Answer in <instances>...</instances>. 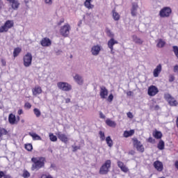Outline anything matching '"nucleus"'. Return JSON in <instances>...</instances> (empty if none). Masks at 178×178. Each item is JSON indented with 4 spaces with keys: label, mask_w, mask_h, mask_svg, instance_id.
<instances>
[{
    "label": "nucleus",
    "mask_w": 178,
    "mask_h": 178,
    "mask_svg": "<svg viewBox=\"0 0 178 178\" xmlns=\"http://www.w3.org/2000/svg\"><path fill=\"white\" fill-rule=\"evenodd\" d=\"M108 89L105 86L100 87V97L102 99H106V97H108Z\"/></svg>",
    "instance_id": "nucleus-16"
},
{
    "label": "nucleus",
    "mask_w": 178,
    "mask_h": 178,
    "mask_svg": "<svg viewBox=\"0 0 178 178\" xmlns=\"http://www.w3.org/2000/svg\"><path fill=\"white\" fill-rule=\"evenodd\" d=\"M99 134L100 136L101 140L102 141H105V134L104 132H102V131H100Z\"/></svg>",
    "instance_id": "nucleus-41"
},
{
    "label": "nucleus",
    "mask_w": 178,
    "mask_h": 178,
    "mask_svg": "<svg viewBox=\"0 0 178 178\" xmlns=\"http://www.w3.org/2000/svg\"><path fill=\"white\" fill-rule=\"evenodd\" d=\"M159 92V90L155 86H150L147 89V94L149 97H155Z\"/></svg>",
    "instance_id": "nucleus-10"
},
{
    "label": "nucleus",
    "mask_w": 178,
    "mask_h": 178,
    "mask_svg": "<svg viewBox=\"0 0 178 178\" xmlns=\"http://www.w3.org/2000/svg\"><path fill=\"white\" fill-rule=\"evenodd\" d=\"M153 166L155 168L157 172H162V170H163V163L159 161H154Z\"/></svg>",
    "instance_id": "nucleus-15"
},
{
    "label": "nucleus",
    "mask_w": 178,
    "mask_h": 178,
    "mask_svg": "<svg viewBox=\"0 0 178 178\" xmlns=\"http://www.w3.org/2000/svg\"><path fill=\"white\" fill-rule=\"evenodd\" d=\"M33 95L37 97V95H40V94L42 93V88H41L39 86H35L33 88H32Z\"/></svg>",
    "instance_id": "nucleus-17"
},
{
    "label": "nucleus",
    "mask_w": 178,
    "mask_h": 178,
    "mask_svg": "<svg viewBox=\"0 0 178 178\" xmlns=\"http://www.w3.org/2000/svg\"><path fill=\"white\" fill-rule=\"evenodd\" d=\"M57 87L62 91H72V85L67 82H58L57 83Z\"/></svg>",
    "instance_id": "nucleus-5"
},
{
    "label": "nucleus",
    "mask_w": 178,
    "mask_h": 178,
    "mask_svg": "<svg viewBox=\"0 0 178 178\" xmlns=\"http://www.w3.org/2000/svg\"><path fill=\"white\" fill-rule=\"evenodd\" d=\"M56 136H58V138L62 141V143L67 144V141H69V136H67V135L63 134L62 132H58Z\"/></svg>",
    "instance_id": "nucleus-14"
},
{
    "label": "nucleus",
    "mask_w": 178,
    "mask_h": 178,
    "mask_svg": "<svg viewBox=\"0 0 178 178\" xmlns=\"http://www.w3.org/2000/svg\"><path fill=\"white\" fill-rule=\"evenodd\" d=\"M153 136L154 137V138L159 140V138H162V132L156 131L153 133Z\"/></svg>",
    "instance_id": "nucleus-31"
},
{
    "label": "nucleus",
    "mask_w": 178,
    "mask_h": 178,
    "mask_svg": "<svg viewBox=\"0 0 178 178\" xmlns=\"http://www.w3.org/2000/svg\"><path fill=\"white\" fill-rule=\"evenodd\" d=\"M72 148H73V152H76V151H77L78 149H80V146H74L72 145Z\"/></svg>",
    "instance_id": "nucleus-48"
},
{
    "label": "nucleus",
    "mask_w": 178,
    "mask_h": 178,
    "mask_svg": "<svg viewBox=\"0 0 178 178\" xmlns=\"http://www.w3.org/2000/svg\"><path fill=\"white\" fill-rule=\"evenodd\" d=\"M118 166L124 173H127V172H129V168H127L123 162L118 161Z\"/></svg>",
    "instance_id": "nucleus-21"
},
{
    "label": "nucleus",
    "mask_w": 178,
    "mask_h": 178,
    "mask_svg": "<svg viewBox=\"0 0 178 178\" xmlns=\"http://www.w3.org/2000/svg\"><path fill=\"white\" fill-rule=\"evenodd\" d=\"M50 168H51L53 170H56V165H55V164H51Z\"/></svg>",
    "instance_id": "nucleus-52"
},
{
    "label": "nucleus",
    "mask_w": 178,
    "mask_h": 178,
    "mask_svg": "<svg viewBox=\"0 0 178 178\" xmlns=\"http://www.w3.org/2000/svg\"><path fill=\"white\" fill-rule=\"evenodd\" d=\"M25 148L27 151H33V145L29 143L25 145Z\"/></svg>",
    "instance_id": "nucleus-40"
},
{
    "label": "nucleus",
    "mask_w": 178,
    "mask_h": 178,
    "mask_svg": "<svg viewBox=\"0 0 178 178\" xmlns=\"http://www.w3.org/2000/svg\"><path fill=\"white\" fill-rule=\"evenodd\" d=\"M92 0H86L84 2V6L87 8V9H93L94 5L91 4Z\"/></svg>",
    "instance_id": "nucleus-25"
},
{
    "label": "nucleus",
    "mask_w": 178,
    "mask_h": 178,
    "mask_svg": "<svg viewBox=\"0 0 178 178\" xmlns=\"http://www.w3.org/2000/svg\"><path fill=\"white\" fill-rule=\"evenodd\" d=\"M20 52H22V49H20L19 47L15 48L13 51L14 58H16V56H18Z\"/></svg>",
    "instance_id": "nucleus-34"
},
{
    "label": "nucleus",
    "mask_w": 178,
    "mask_h": 178,
    "mask_svg": "<svg viewBox=\"0 0 178 178\" xmlns=\"http://www.w3.org/2000/svg\"><path fill=\"white\" fill-rule=\"evenodd\" d=\"M24 66L25 67H30L31 66V62H33V55L31 53H27L23 57Z\"/></svg>",
    "instance_id": "nucleus-4"
},
{
    "label": "nucleus",
    "mask_w": 178,
    "mask_h": 178,
    "mask_svg": "<svg viewBox=\"0 0 178 178\" xmlns=\"http://www.w3.org/2000/svg\"><path fill=\"white\" fill-rule=\"evenodd\" d=\"M14 25L13 20H8L5 22L3 26L0 27V33H6L9 29H12Z\"/></svg>",
    "instance_id": "nucleus-7"
},
{
    "label": "nucleus",
    "mask_w": 178,
    "mask_h": 178,
    "mask_svg": "<svg viewBox=\"0 0 178 178\" xmlns=\"http://www.w3.org/2000/svg\"><path fill=\"white\" fill-rule=\"evenodd\" d=\"M106 124L107 126H109V127H116V122L112 121L111 119H107L106 120Z\"/></svg>",
    "instance_id": "nucleus-27"
},
{
    "label": "nucleus",
    "mask_w": 178,
    "mask_h": 178,
    "mask_svg": "<svg viewBox=\"0 0 178 178\" xmlns=\"http://www.w3.org/2000/svg\"><path fill=\"white\" fill-rule=\"evenodd\" d=\"M127 117L129 118V119H133L134 115H133V113H131V112L127 113Z\"/></svg>",
    "instance_id": "nucleus-49"
},
{
    "label": "nucleus",
    "mask_w": 178,
    "mask_h": 178,
    "mask_svg": "<svg viewBox=\"0 0 178 178\" xmlns=\"http://www.w3.org/2000/svg\"><path fill=\"white\" fill-rule=\"evenodd\" d=\"M172 49H173V52H174L175 56H177V58H178V47L173 46Z\"/></svg>",
    "instance_id": "nucleus-39"
},
{
    "label": "nucleus",
    "mask_w": 178,
    "mask_h": 178,
    "mask_svg": "<svg viewBox=\"0 0 178 178\" xmlns=\"http://www.w3.org/2000/svg\"><path fill=\"white\" fill-rule=\"evenodd\" d=\"M33 113L36 118H40V116H41V111L37 108L33 109Z\"/></svg>",
    "instance_id": "nucleus-36"
},
{
    "label": "nucleus",
    "mask_w": 178,
    "mask_h": 178,
    "mask_svg": "<svg viewBox=\"0 0 178 178\" xmlns=\"http://www.w3.org/2000/svg\"><path fill=\"white\" fill-rule=\"evenodd\" d=\"M5 177V172L0 171V178Z\"/></svg>",
    "instance_id": "nucleus-54"
},
{
    "label": "nucleus",
    "mask_w": 178,
    "mask_h": 178,
    "mask_svg": "<svg viewBox=\"0 0 178 178\" xmlns=\"http://www.w3.org/2000/svg\"><path fill=\"white\" fill-rule=\"evenodd\" d=\"M1 63H2L3 66L6 65V61H5V60H3V59L1 60Z\"/></svg>",
    "instance_id": "nucleus-56"
},
{
    "label": "nucleus",
    "mask_w": 178,
    "mask_h": 178,
    "mask_svg": "<svg viewBox=\"0 0 178 178\" xmlns=\"http://www.w3.org/2000/svg\"><path fill=\"white\" fill-rule=\"evenodd\" d=\"M41 178H54V177L51 175H42Z\"/></svg>",
    "instance_id": "nucleus-47"
},
{
    "label": "nucleus",
    "mask_w": 178,
    "mask_h": 178,
    "mask_svg": "<svg viewBox=\"0 0 178 178\" xmlns=\"http://www.w3.org/2000/svg\"><path fill=\"white\" fill-rule=\"evenodd\" d=\"M17 113L18 115H22L23 113V110L22 109H19L18 111H17Z\"/></svg>",
    "instance_id": "nucleus-57"
},
{
    "label": "nucleus",
    "mask_w": 178,
    "mask_h": 178,
    "mask_svg": "<svg viewBox=\"0 0 178 178\" xmlns=\"http://www.w3.org/2000/svg\"><path fill=\"white\" fill-rule=\"evenodd\" d=\"M113 13V19L115 20V22H118L120 19V15H119V13L115 12V10L112 11Z\"/></svg>",
    "instance_id": "nucleus-29"
},
{
    "label": "nucleus",
    "mask_w": 178,
    "mask_h": 178,
    "mask_svg": "<svg viewBox=\"0 0 178 178\" xmlns=\"http://www.w3.org/2000/svg\"><path fill=\"white\" fill-rule=\"evenodd\" d=\"M45 157L39 156V157H33L31 159L32 166L31 170L34 172V170H40V169H42L45 166Z\"/></svg>",
    "instance_id": "nucleus-1"
},
{
    "label": "nucleus",
    "mask_w": 178,
    "mask_h": 178,
    "mask_svg": "<svg viewBox=\"0 0 178 178\" xmlns=\"http://www.w3.org/2000/svg\"><path fill=\"white\" fill-rule=\"evenodd\" d=\"M3 7V3L0 1V10L1 9H2Z\"/></svg>",
    "instance_id": "nucleus-59"
},
{
    "label": "nucleus",
    "mask_w": 178,
    "mask_h": 178,
    "mask_svg": "<svg viewBox=\"0 0 178 178\" xmlns=\"http://www.w3.org/2000/svg\"><path fill=\"white\" fill-rule=\"evenodd\" d=\"M172 15V8L170 7H164L159 12L160 17H169Z\"/></svg>",
    "instance_id": "nucleus-8"
},
{
    "label": "nucleus",
    "mask_w": 178,
    "mask_h": 178,
    "mask_svg": "<svg viewBox=\"0 0 178 178\" xmlns=\"http://www.w3.org/2000/svg\"><path fill=\"white\" fill-rule=\"evenodd\" d=\"M29 136H31V137H32L33 140H42L41 137L40 136H38V134H37L34 132H30Z\"/></svg>",
    "instance_id": "nucleus-26"
},
{
    "label": "nucleus",
    "mask_w": 178,
    "mask_h": 178,
    "mask_svg": "<svg viewBox=\"0 0 178 178\" xmlns=\"http://www.w3.org/2000/svg\"><path fill=\"white\" fill-rule=\"evenodd\" d=\"M176 125H177V127L178 128V117L177 118V120H176Z\"/></svg>",
    "instance_id": "nucleus-62"
},
{
    "label": "nucleus",
    "mask_w": 178,
    "mask_h": 178,
    "mask_svg": "<svg viewBox=\"0 0 178 178\" xmlns=\"http://www.w3.org/2000/svg\"><path fill=\"white\" fill-rule=\"evenodd\" d=\"M169 81H170V83L175 81V76L174 75L171 74L169 76Z\"/></svg>",
    "instance_id": "nucleus-46"
},
{
    "label": "nucleus",
    "mask_w": 178,
    "mask_h": 178,
    "mask_svg": "<svg viewBox=\"0 0 178 178\" xmlns=\"http://www.w3.org/2000/svg\"><path fill=\"white\" fill-rule=\"evenodd\" d=\"M134 146L139 152H144V145L137 138L134 139Z\"/></svg>",
    "instance_id": "nucleus-11"
},
{
    "label": "nucleus",
    "mask_w": 178,
    "mask_h": 178,
    "mask_svg": "<svg viewBox=\"0 0 178 178\" xmlns=\"http://www.w3.org/2000/svg\"><path fill=\"white\" fill-rule=\"evenodd\" d=\"M11 4L12 9L14 10H17L19 9V6H20V3L17 0H13L10 3Z\"/></svg>",
    "instance_id": "nucleus-23"
},
{
    "label": "nucleus",
    "mask_w": 178,
    "mask_h": 178,
    "mask_svg": "<svg viewBox=\"0 0 178 178\" xmlns=\"http://www.w3.org/2000/svg\"><path fill=\"white\" fill-rule=\"evenodd\" d=\"M157 148H159V149L162 150L165 149V142H163V140H160L159 142V144L157 145Z\"/></svg>",
    "instance_id": "nucleus-32"
},
{
    "label": "nucleus",
    "mask_w": 178,
    "mask_h": 178,
    "mask_svg": "<svg viewBox=\"0 0 178 178\" xmlns=\"http://www.w3.org/2000/svg\"><path fill=\"white\" fill-rule=\"evenodd\" d=\"M106 142L108 147H110V148H112V147H113V140H112L111 136H108L106 138Z\"/></svg>",
    "instance_id": "nucleus-28"
},
{
    "label": "nucleus",
    "mask_w": 178,
    "mask_h": 178,
    "mask_svg": "<svg viewBox=\"0 0 178 178\" xmlns=\"http://www.w3.org/2000/svg\"><path fill=\"white\" fill-rule=\"evenodd\" d=\"M119 42L118 40H114L113 38H111V40H108V47L109 49H111V54H113V45L118 44Z\"/></svg>",
    "instance_id": "nucleus-22"
},
{
    "label": "nucleus",
    "mask_w": 178,
    "mask_h": 178,
    "mask_svg": "<svg viewBox=\"0 0 178 178\" xmlns=\"http://www.w3.org/2000/svg\"><path fill=\"white\" fill-rule=\"evenodd\" d=\"M40 44L42 47H51L52 41H51V39L48 38H44L42 39Z\"/></svg>",
    "instance_id": "nucleus-18"
},
{
    "label": "nucleus",
    "mask_w": 178,
    "mask_h": 178,
    "mask_svg": "<svg viewBox=\"0 0 178 178\" xmlns=\"http://www.w3.org/2000/svg\"><path fill=\"white\" fill-rule=\"evenodd\" d=\"M22 177L24 178H29L30 177V172L27 170H24Z\"/></svg>",
    "instance_id": "nucleus-38"
},
{
    "label": "nucleus",
    "mask_w": 178,
    "mask_h": 178,
    "mask_svg": "<svg viewBox=\"0 0 178 178\" xmlns=\"http://www.w3.org/2000/svg\"><path fill=\"white\" fill-rule=\"evenodd\" d=\"M156 108H159V106H156Z\"/></svg>",
    "instance_id": "nucleus-64"
},
{
    "label": "nucleus",
    "mask_w": 178,
    "mask_h": 178,
    "mask_svg": "<svg viewBox=\"0 0 178 178\" xmlns=\"http://www.w3.org/2000/svg\"><path fill=\"white\" fill-rule=\"evenodd\" d=\"M82 21H79V23H78V26L80 27L82 24Z\"/></svg>",
    "instance_id": "nucleus-61"
},
{
    "label": "nucleus",
    "mask_w": 178,
    "mask_h": 178,
    "mask_svg": "<svg viewBox=\"0 0 178 178\" xmlns=\"http://www.w3.org/2000/svg\"><path fill=\"white\" fill-rule=\"evenodd\" d=\"M72 30V27L70 24H65L60 28V34L62 37H69V34H70V31Z\"/></svg>",
    "instance_id": "nucleus-3"
},
{
    "label": "nucleus",
    "mask_w": 178,
    "mask_h": 178,
    "mask_svg": "<svg viewBox=\"0 0 178 178\" xmlns=\"http://www.w3.org/2000/svg\"><path fill=\"white\" fill-rule=\"evenodd\" d=\"M99 118L101 119H105L106 116H105V115H104V113L100 111L99 112Z\"/></svg>",
    "instance_id": "nucleus-50"
},
{
    "label": "nucleus",
    "mask_w": 178,
    "mask_h": 178,
    "mask_svg": "<svg viewBox=\"0 0 178 178\" xmlns=\"http://www.w3.org/2000/svg\"><path fill=\"white\" fill-rule=\"evenodd\" d=\"M44 3H46V5L51 6V5H52V3H54V0H44Z\"/></svg>",
    "instance_id": "nucleus-42"
},
{
    "label": "nucleus",
    "mask_w": 178,
    "mask_h": 178,
    "mask_svg": "<svg viewBox=\"0 0 178 178\" xmlns=\"http://www.w3.org/2000/svg\"><path fill=\"white\" fill-rule=\"evenodd\" d=\"M147 140L151 144H155V139H154L152 137H149Z\"/></svg>",
    "instance_id": "nucleus-43"
},
{
    "label": "nucleus",
    "mask_w": 178,
    "mask_h": 178,
    "mask_svg": "<svg viewBox=\"0 0 178 178\" xmlns=\"http://www.w3.org/2000/svg\"><path fill=\"white\" fill-rule=\"evenodd\" d=\"M49 137L50 138V141H52L53 143L58 141V138L56 136L54 135V134H49Z\"/></svg>",
    "instance_id": "nucleus-35"
},
{
    "label": "nucleus",
    "mask_w": 178,
    "mask_h": 178,
    "mask_svg": "<svg viewBox=\"0 0 178 178\" xmlns=\"http://www.w3.org/2000/svg\"><path fill=\"white\" fill-rule=\"evenodd\" d=\"M3 178H13L10 176V175H5Z\"/></svg>",
    "instance_id": "nucleus-58"
},
{
    "label": "nucleus",
    "mask_w": 178,
    "mask_h": 178,
    "mask_svg": "<svg viewBox=\"0 0 178 178\" xmlns=\"http://www.w3.org/2000/svg\"><path fill=\"white\" fill-rule=\"evenodd\" d=\"M138 9V3L134 2L132 3V8L131 9V15L133 17L137 16V10Z\"/></svg>",
    "instance_id": "nucleus-19"
},
{
    "label": "nucleus",
    "mask_w": 178,
    "mask_h": 178,
    "mask_svg": "<svg viewBox=\"0 0 178 178\" xmlns=\"http://www.w3.org/2000/svg\"><path fill=\"white\" fill-rule=\"evenodd\" d=\"M132 94H133V92L131 91H129L127 92V95H128V97H131Z\"/></svg>",
    "instance_id": "nucleus-55"
},
{
    "label": "nucleus",
    "mask_w": 178,
    "mask_h": 178,
    "mask_svg": "<svg viewBox=\"0 0 178 178\" xmlns=\"http://www.w3.org/2000/svg\"><path fill=\"white\" fill-rule=\"evenodd\" d=\"M161 72H162V65L161 64H159L154 70V72H153L154 77H159V74H161Z\"/></svg>",
    "instance_id": "nucleus-20"
},
{
    "label": "nucleus",
    "mask_w": 178,
    "mask_h": 178,
    "mask_svg": "<svg viewBox=\"0 0 178 178\" xmlns=\"http://www.w3.org/2000/svg\"><path fill=\"white\" fill-rule=\"evenodd\" d=\"M112 162L111 160H106L105 163L102 165L99 170L100 175H108L109 172V169H111V165Z\"/></svg>",
    "instance_id": "nucleus-2"
},
{
    "label": "nucleus",
    "mask_w": 178,
    "mask_h": 178,
    "mask_svg": "<svg viewBox=\"0 0 178 178\" xmlns=\"http://www.w3.org/2000/svg\"><path fill=\"white\" fill-rule=\"evenodd\" d=\"M164 98L167 102H168L169 105L170 106H178V102L175 99V97H172L170 94L169 93H165L164 95Z\"/></svg>",
    "instance_id": "nucleus-6"
},
{
    "label": "nucleus",
    "mask_w": 178,
    "mask_h": 178,
    "mask_svg": "<svg viewBox=\"0 0 178 178\" xmlns=\"http://www.w3.org/2000/svg\"><path fill=\"white\" fill-rule=\"evenodd\" d=\"M65 102L66 104H69V102H70V99L69 98L65 99Z\"/></svg>",
    "instance_id": "nucleus-60"
},
{
    "label": "nucleus",
    "mask_w": 178,
    "mask_h": 178,
    "mask_svg": "<svg viewBox=\"0 0 178 178\" xmlns=\"http://www.w3.org/2000/svg\"><path fill=\"white\" fill-rule=\"evenodd\" d=\"M63 23H65V19L62 18L58 22V26H60Z\"/></svg>",
    "instance_id": "nucleus-51"
},
{
    "label": "nucleus",
    "mask_w": 178,
    "mask_h": 178,
    "mask_svg": "<svg viewBox=\"0 0 178 178\" xmlns=\"http://www.w3.org/2000/svg\"><path fill=\"white\" fill-rule=\"evenodd\" d=\"M156 47L157 48H163V47H165V45H166V42H165V40H163V39H159L156 40Z\"/></svg>",
    "instance_id": "nucleus-24"
},
{
    "label": "nucleus",
    "mask_w": 178,
    "mask_h": 178,
    "mask_svg": "<svg viewBox=\"0 0 178 178\" xmlns=\"http://www.w3.org/2000/svg\"><path fill=\"white\" fill-rule=\"evenodd\" d=\"M8 134V131L4 128H0V138L2 136H6Z\"/></svg>",
    "instance_id": "nucleus-37"
},
{
    "label": "nucleus",
    "mask_w": 178,
    "mask_h": 178,
    "mask_svg": "<svg viewBox=\"0 0 178 178\" xmlns=\"http://www.w3.org/2000/svg\"><path fill=\"white\" fill-rule=\"evenodd\" d=\"M102 49V47L99 44L93 45L91 47L90 52L93 56H98L99 55V52Z\"/></svg>",
    "instance_id": "nucleus-9"
},
{
    "label": "nucleus",
    "mask_w": 178,
    "mask_h": 178,
    "mask_svg": "<svg viewBox=\"0 0 178 178\" xmlns=\"http://www.w3.org/2000/svg\"><path fill=\"white\" fill-rule=\"evenodd\" d=\"M8 1V2H9L10 3L12 2V1H13V0H7Z\"/></svg>",
    "instance_id": "nucleus-63"
},
{
    "label": "nucleus",
    "mask_w": 178,
    "mask_h": 178,
    "mask_svg": "<svg viewBox=\"0 0 178 178\" xmlns=\"http://www.w3.org/2000/svg\"><path fill=\"white\" fill-rule=\"evenodd\" d=\"M174 72L178 73V65H177L174 67Z\"/></svg>",
    "instance_id": "nucleus-53"
},
{
    "label": "nucleus",
    "mask_w": 178,
    "mask_h": 178,
    "mask_svg": "<svg viewBox=\"0 0 178 178\" xmlns=\"http://www.w3.org/2000/svg\"><path fill=\"white\" fill-rule=\"evenodd\" d=\"M134 134V131H133V130H131L130 131H125L123 134V136H124V137L127 138V137H130V136H133Z\"/></svg>",
    "instance_id": "nucleus-33"
},
{
    "label": "nucleus",
    "mask_w": 178,
    "mask_h": 178,
    "mask_svg": "<svg viewBox=\"0 0 178 178\" xmlns=\"http://www.w3.org/2000/svg\"><path fill=\"white\" fill-rule=\"evenodd\" d=\"M107 101H108V102H112V101H113V95L110 94L107 99Z\"/></svg>",
    "instance_id": "nucleus-44"
},
{
    "label": "nucleus",
    "mask_w": 178,
    "mask_h": 178,
    "mask_svg": "<svg viewBox=\"0 0 178 178\" xmlns=\"http://www.w3.org/2000/svg\"><path fill=\"white\" fill-rule=\"evenodd\" d=\"M73 79L75 81V83H76V84H78L79 86H83V84H84V79L83 78V76L79 74H76L74 76Z\"/></svg>",
    "instance_id": "nucleus-13"
},
{
    "label": "nucleus",
    "mask_w": 178,
    "mask_h": 178,
    "mask_svg": "<svg viewBox=\"0 0 178 178\" xmlns=\"http://www.w3.org/2000/svg\"><path fill=\"white\" fill-rule=\"evenodd\" d=\"M20 120V117L15 115L13 113H10L8 116V122L10 124H16Z\"/></svg>",
    "instance_id": "nucleus-12"
},
{
    "label": "nucleus",
    "mask_w": 178,
    "mask_h": 178,
    "mask_svg": "<svg viewBox=\"0 0 178 178\" xmlns=\"http://www.w3.org/2000/svg\"><path fill=\"white\" fill-rule=\"evenodd\" d=\"M24 108H26V109L31 108V104H30L29 102L25 103Z\"/></svg>",
    "instance_id": "nucleus-45"
},
{
    "label": "nucleus",
    "mask_w": 178,
    "mask_h": 178,
    "mask_svg": "<svg viewBox=\"0 0 178 178\" xmlns=\"http://www.w3.org/2000/svg\"><path fill=\"white\" fill-rule=\"evenodd\" d=\"M132 39L134 42H135L136 44H143V40H141L140 38L137 37L136 35H134L132 36Z\"/></svg>",
    "instance_id": "nucleus-30"
}]
</instances>
